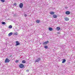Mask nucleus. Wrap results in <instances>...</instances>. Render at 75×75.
<instances>
[{
  "label": "nucleus",
  "instance_id": "obj_1",
  "mask_svg": "<svg viewBox=\"0 0 75 75\" xmlns=\"http://www.w3.org/2000/svg\"><path fill=\"white\" fill-rule=\"evenodd\" d=\"M19 67L21 68H23L24 67V65L23 64H21L19 65Z\"/></svg>",
  "mask_w": 75,
  "mask_h": 75
},
{
  "label": "nucleus",
  "instance_id": "obj_2",
  "mask_svg": "<svg viewBox=\"0 0 75 75\" xmlns=\"http://www.w3.org/2000/svg\"><path fill=\"white\" fill-rule=\"evenodd\" d=\"M10 61V59H9L8 58H6L5 60V62L6 63H7V62H9Z\"/></svg>",
  "mask_w": 75,
  "mask_h": 75
},
{
  "label": "nucleus",
  "instance_id": "obj_3",
  "mask_svg": "<svg viewBox=\"0 0 75 75\" xmlns=\"http://www.w3.org/2000/svg\"><path fill=\"white\" fill-rule=\"evenodd\" d=\"M16 44L15 45V46L16 47H17V46L18 45H20V42H19L18 41H16Z\"/></svg>",
  "mask_w": 75,
  "mask_h": 75
},
{
  "label": "nucleus",
  "instance_id": "obj_4",
  "mask_svg": "<svg viewBox=\"0 0 75 75\" xmlns=\"http://www.w3.org/2000/svg\"><path fill=\"white\" fill-rule=\"evenodd\" d=\"M19 7L20 8H23V4L22 3H20L19 4Z\"/></svg>",
  "mask_w": 75,
  "mask_h": 75
},
{
  "label": "nucleus",
  "instance_id": "obj_5",
  "mask_svg": "<svg viewBox=\"0 0 75 75\" xmlns=\"http://www.w3.org/2000/svg\"><path fill=\"white\" fill-rule=\"evenodd\" d=\"M41 60V59L40 58H38L35 61V62H40V61Z\"/></svg>",
  "mask_w": 75,
  "mask_h": 75
},
{
  "label": "nucleus",
  "instance_id": "obj_6",
  "mask_svg": "<svg viewBox=\"0 0 75 75\" xmlns=\"http://www.w3.org/2000/svg\"><path fill=\"white\" fill-rule=\"evenodd\" d=\"M66 14L67 15H69V14H70V12L69 11H66L65 12Z\"/></svg>",
  "mask_w": 75,
  "mask_h": 75
},
{
  "label": "nucleus",
  "instance_id": "obj_7",
  "mask_svg": "<svg viewBox=\"0 0 75 75\" xmlns=\"http://www.w3.org/2000/svg\"><path fill=\"white\" fill-rule=\"evenodd\" d=\"M64 19H65V21H69V18H68V17H65L64 18Z\"/></svg>",
  "mask_w": 75,
  "mask_h": 75
},
{
  "label": "nucleus",
  "instance_id": "obj_8",
  "mask_svg": "<svg viewBox=\"0 0 75 75\" xmlns=\"http://www.w3.org/2000/svg\"><path fill=\"white\" fill-rule=\"evenodd\" d=\"M48 42H49L48 41H47V42H45L44 43H43V45H46V44H47L48 43Z\"/></svg>",
  "mask_w": 75,
  "mask_h": 75
},
{
  "label": "nucleus",
  "instance_id": "obj_9",
  "mask_svg": "<svg viewBox=\"0 0 75 75\" xmlns=\"http://www.w3.org/2000/svg\"><path fill=\"white\" fill-rule=\"evenodd\" d=\"M53 18H57V15L54 14L53 15Z\"/></svg>",
  "mask_w": 75,
  "mask_h": 75
},
{
  "label": "nucleus",
  "instance_id": "obj_10",
  "mask_svg": "<svg viewBox=\"0 0 75 75\" xmlns=\"http://www.w3.org/2000/svg\"><path fill=\"white\" fill-rule=\"evenodd\" d=\"M56 30H61V28L59 27H57Z\"/></svg>",
  "mask_w": 75,
  "mask_h": 75
},
{
  "label": "nucleus",
  "instance_id": "obj_11",
  "mask_svg": "<svg viewBox=\"0 0 75 75\" xmlns=\"http://www.w3.org/2000/svg\"><path fill=\"white\" fill-rule=\"evenodd\" d=\"M65 62H66V59H63L62 63H65Z\"/></svg>",
  "mask_w": 75,
  "mask_h": 75
},
{
  "label": "nucleus",
  "instance_id": "obj_12",
  "mask_svg": "<svg viewBox=\"0 0 75 75\" xmlns=\"http://www.w3.org/2000/svg\"><path fill=\"white\" fill-rule=\"evenodd\" d=\"M54 13H54V12L52 11L50 12V14H51V15H53V14H54Z\"/></svg>",
  "mask_w": 75,
  "mask_h": 75
},
{
  "label": "nucleus",
  "instance_id": "obj_13",
  "mask_svg": "<svg viewBox=\"0 0 75 75\" xmlns=\"http://www.w3.org/2000/svg\"><path fill=\"white\" fill-rule=\"evenodd\" d=\"M49 30H50V31H52V30H53V29L50 27L49 28Z\"/></svg>",
  "mask_w": 75,
  "mask_h": 75
},
{
  "label": "nucleus",
  "instance_id": "obj_14",
  "mask_svg": "<svg viewBox=\"0 0 75 75\" xmlns=\"http://www.w3.org/2000/svg\"><path fill=\"white\" fill-rule=\"evenodd\" d=\"M12 34H13V33H12V32L8 34V36H11V35H12Z\"/></svg>",
  "mask_w": 75,
  "mask_h": 75
},
{
  "label": "nucleus",
  "instance_id": "obj_15",
  "mask_svg": "<svg viewBox=\"0 0 75 75\" xmlns=\"http://www.w3.org/2000/svg\"><path fill=\"white\" fill-rule=\"evenodd\" d=\"M40 21L39 20H37V21H36V23H39Z\"/></svg>",
  "mask_w": 75,
  "mask_h": 75
},
{
  "label": "nucleus",
  "instance_id": "obj_16",
  "mask_svg": "<svg viewBox=\"0 0 75 75\" xmlns=\"http://www.w3.org/2000/svg\"><path fill=\"white\" fill-rule=\"evenodd\" d=\"M13 35H18V33H17V32H16L14 33H13Z\"/></svg>",
  "mask_w": 75,
  "mask_h": 75
},
{
  "label": "nucleus",
  "instance_id": "obj_17",
  "mask_svg": "<svg viewBox=\"0 0 75 75\" xmlns=\"http://www.w3.org/2000/svg\"><path fill=\"white\" fill-rule=\"evenodd\" d=\"M22 63H23V64H25V60H23L22 61Z\"/></svg>",
  "mask_w": 75,
  "mask_h": 75
},
{
  "label": "nucleus",
  "instance_id": "obj_18",
  "mask_svg": "<svg viewBox=\"0 0 75 75\" xmlns=\"http://www.w3.org/2000/svg\"><path fill=\"white\" fill-rule=\"evenodd\" d=\"M8 28H12V26L10 25L9 26Z\"/></svg>",
  "mask_w": 75,
  "mask_h": 75
},
{
  "label": "nucleus",
  "instance_id": "obj_19",
  "mask_svg": "<svg viewBox=\"0 0 75 75\" xmlns=\"http://www.w3.org/2000/svg\"><path fill=\"white\" fill-rule=\"evenodd\" d=\"M44 48H45V49H47V48H48V46H45Z\"/></svg>",
  "mask_w": 75,
  "mask_h": 75
},
{
  "label": "nucleus",
  "instance_id": "obj_20",
  "mask_svg": "<svg viewBox=\"0 0 75 75\" xmlns=\"http://www.w3.org/2000/svg\"><path fill=\"white\" fill-rule=\"evenodd\" d=\"M2 24L5 25V24H6V23L4 22H2Z\"/></svg>",
  "mask_w": 75,
  "mask_h": 75
},
{
  "label": "nucleus",
  "instance_id": "obj_21",
  "mask_svg": "<svg viewBox=\"0 0 75 75\" xmlns=\"http://www.w3.org/2000/svg\"><path fill=\"white\" fill-rule=\"evenodd\" d=\"M2 2H3V3H4V2L5 0H0Z\"/></svg>",
  "mask_w": 75,
  "mask_h": 75
},
{
  "label": "nucleus",
  "instance_id": "obj_22",
  "mask_svg": "<svg viewBox=\"0 0 75 75\" xmlns=\"http://www.w3.org/2000/svg\"><path fill=\"white\" fill-rule=\"evenodd\" d=\"M16 63H18V60H16Z\"/></svg>",
  "mask_w": 75,
  "mask_h": 75
},
{
  "label": "nucleus",
  "instance_id": "obj_23",
  "mask_svg": "<svg viewBox=\"0 0 75 75\" xmlns=\"http://www.w3.org/2000/svg\"><path fill=\"white\" fill-rule=\"evenodd\" d=\"M17 5V4L16 3H15L13 4V6H16Z\"/></svg>",
  "mask_w": 75,
  "mask_h": 75
},
{
  "label": "nucleus",
  "instance_id": "obj_24",
  "mask_svg": "<svg viewBox=\"0 0 75 75\" xmlns=\"http://www.w3.org/2000/svg\"><path fill=\"white\" fill-rule=\"evenodd\" d=\"M26 71H27V72H29V70H28V69H27V70H26Z\"/></svg>",
  "mask_w": 75,
  "mask_h": 75
},
{
  "label": "nucleus",
  "instance_id": "obj_25",
  "mask_svg": "<svg viewBox=\"0 0 75 75\" xmlns=\"http://www.w3.org/2000/svg\"><path fill=\"white\" fill-rule=\"evenodd\" d=\"M24 16H25V17H27V14H25Z\"/></svg>",
  "mask_w": 75,
  "mask_h": 75
},
{
  "label": "nucleus",
  "instance_id": "obj_26",
  "mask_svg": "<svg viewBox=\"0 0 75 75\" xmlns=\"http://www.w3.org/2000/svg\"><path fill=\"white\" fill-rule=\"evenodd\" d=\"M57 34H59V32H58V33H57Z\"/></svg>",
  "mask_w": 75,
  "mask_h": 75
},
{
  "label": "nucleus",
  "instance_id": "obj_27",
  "mask_svg": "<svg viewBox=\"0 0 75 75\" xmlns=\"http://www.w3.org/2000/svg\"><path fill=\"white\" fill-rule=\"evenodd\" d=\"M65 8L67 9L68 8L67 7H65Z\"/></svg>",
  "mask_w": 75,
  "mask_h": 75
}]
</instances>
